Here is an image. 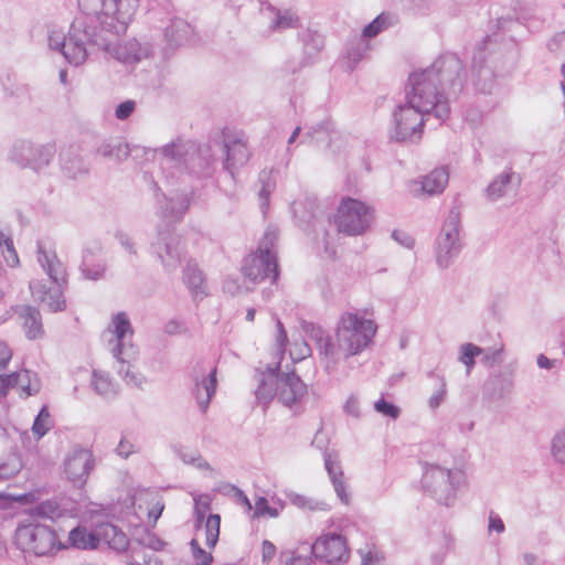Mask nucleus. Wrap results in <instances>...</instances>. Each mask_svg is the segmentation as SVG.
Returning a JSON list of instances; mask_svg holds the SVG:
<instances>
[{"instance_id":"obj_30","label":"nucleus","mask_w":565,"mask_h":565,"mask_svg":"<svg viewBox=\"0 0 565 565\" xmlns=\"http://www.w3.org/2000/svg\"><path fill=\"white\" fill-rule=\"evenodd\" d=\"M193 527L195 531L205 529V544L210 548H214L220 540L221 533V515L218 513H210L204 518L201 512L193 514Z\"/></svg>"},{"instance_id":"obj_15","label":"nucleus","mask_w":565,"mask_h":565,"mask_svg":"<svg viewBox=\"0 0 565 565\" xmlns=\"http://www.w3.org/2000/svg\"><path fill=\"white\" fill-rule=\"evenodd\" d=\"M242 273L245 278L257 284L269 279L273 285L278 282L280 269L277 256H263L252 253L243 260Z\"/></svg>"},{"instance_id":"obj_47","label":"nucleus","mask_w":565,"mask_h":565,"mask_svg":"<svg viewBox=\"0 0 565 565\" xmlns=\"http://www.w3.org/2000/svg\"><path fill=\"white\" fill-rule=\"evenodd\" d=\"M392 15L386 12H382L379 15H376L370 23H367L363 30H362V36H364L366 40H370L372 38H375L381 32L386 30L388 26H391Z\"/></svg>"},{"instance_id":"obj_27","label":"nucleus","mask_w":565,"mask_h":565,"mask_svg":"<svg viewBox=\"0 0 565 565\" xmlns=\"http://www.w3.org/2000/svg\"><path fill=\"white\" fill-rule=\"evenodd\" d=\"M100 542L103 541L109 548L122 553L129 546V539L126 533L111 522H102L98 524Z\"/></svg>"},{"instance_id":"obj_31","label":"nucleus","mask_w":565,"mask_h":565,"mask_svg":"<svg viewBox=\"0 0 565 565\" xmlns=\"http://www.w3.org/2000/svg\"><path fill=\"white\" fill-rule=\"evenodd\" d=\"M113 323H114V335L116 339V344L111 349V354L117 361L122 362V355H124V348H125V339L126 335L132 334V326L131 322L127 316L126 312L120 311L117 312L113 317Z\"/></svg>"},{"instance_id":"obj_25","label":"nucleus","mask_w":565,"mask_h":565,"mask_svg":"<svg viewBox=\"0 0 565 565\" xmlns=\"http://www.w3.org/2000/svg\"><path fill=\"white\" fill-rule=\"evenodd\" d=\"M64 544L67 548L96 550L100 544L98 524L94 531H88L86 526L77 524L70 531L67 542Z\"/></svg>"},{"instance_id":"obj_12","label":"nucleus","mask_w":565,"mask_h":565,"mask_svg":"<svg viewBox=\"0 0 565 565\" xmlns=\"http://www.w3.org/2000/svg\"><path fill=\"white\" fill-rule=\"evenodd\" d=\"M54 145H36L29 140H17L9 150L8 158L21 169L29 168L39 173L55 156Z\"/></svg>"},{"instance_id":"obj_35","label":"nucleus","mask_w":565,"mask_h":565,"mask_svg":"<svg viewBox=\"0 0 565 565\" xmlns=\"http://www.w3.org/2000/svg\"><path fill=\"white\" fill-rule=\"evenodd\" d=\"M26 513L31 520L45 519L55 522L63 515V509L55 499H46L29 508Z\"/></svg>"},{"instance_id":"obj_40","label":"nucleus","mask_w":565,"mask_h":565,"mask_svg":"<svg viewBox=\"0 0 565 565\" xmlns=\"http://www.w3.org/2000/svg\"><path fill=\"white\" fill-rule=\"evenodd\" d=\"M371 49L369 40L360 35L345 45V54L350 64V68L354 70L355 66L364 58L366 52Z\"/></svg>"},{"instance_id":"obj_33","label":"nucleus","mask_w":565,"mask_h":565,"mask_svg":"<svg viewBox=\"0 0 565 565\" xmlns=\"http://www.w3.org/2000/svg\"><path fill=\"white\" fill-rule=\"evenodd\" d=\"M162 201H159V209L163 217H171L175 221H180L186 213L190 206V199L188 195H178L175 198H168L162 193Z\"/></svg>"},{"instance_id":"obj_29","label":"nucleus","mask_w":565,"mask_h":565,"mask_svg":"<svg viewBox=\"0 0 565 565\" xmlns=\"http://www.w3.org/2000/svg\"><path fill=\"white\" fill-rule=\"evenodd\" d=\"M217 379L216 367H213L206 376L200 382L195 379L193 395L200 406L201 412L204 414L209 408L212 397L216 393Z\"/></svg>"},{"instance_id":"obj_61","label":"nucleus","mask_w":565,"mask_h":565,"mask_svg":"<svg viewBox=\"0 0 565 565\" xmlns=\"http://www.w3.org/2000/svg\"><path fill=\"white\" fill-rule=\"evenodd\" d=\"M29 288L32 297L41 302H45L51 290H53V287H49L44 280H32L29 284Z\"/></svg>"},{"instance_id":"obj_32","label":"nucleus","mask_w":565,"mask_h":565,"mask_svg":"<svg viewBox=\"0 0 565 565\" xmlns=\"http://www.w3.org/2000/svg\"><path fill=\"white\" fill-rule=\"evenodd\" d=\"M39 262L42 267L45 269L47 276L51 281L55 284V287H66L67 286V274L62 262L54 254L52 258L49 257L45 250L39 246Z\"/></svg>"},{"instance_id":"obj_17","label":"nucleus","mask_w":565,"mask_h":565,"mask_svg":"<svg viewBox=\"0 0 565 565\" xmlns=\"http://www.w3.org/2000/svg\"><path fill=\"white\" fill-rule=\"evenodd\" d=\"M472 83L477 92L489 95L497 87V79L503 78L487 62V52L483 46H476L471 61Z\"/></svg>"},{"instance_id":"obj_24","label":"nucleus","mask_w":565,"mask_h":565,"mask_svg":"<svg viewBox=\"0 0 565 565\" xmlns=\"http://www.w3.org/2000/svg\"><path fill=\"white\" fill-rule=\"evenodd\" d=\"M514 381L511 373L498 372L491 375L483 386V399L500 401L508 396L513 388Z\"/></svg>"},{"instance_id":"obj_26","label":"nucleus","mask_w":565,"mask_h":565,"mask_svg":"<svg viewBox=\"0 0 565 565\" xmlns=\"http://www.w3.org/2000/svg\"><path fill=\"white\" fill-rule=\"evenodd\" d=\"M15 312L24 319L23 329L29 340L41 339L44 334L40 310L30 305L19 306Z\"/></svg>"},{"instance_id":"obj_41","label":"nucleus","mask_w":565,"mask_h":565,"mask_svg":"<svg viewBox=\"0 0 565 565\" xmlns=\"http://www.w3.org/2000/svg\"><path fill=\"white\" fill-rule=\"evenodd\" d=\"M319 354L326 360V370L335 367V365L340 361V353L343 354V350L338 349V343L335 344L333 338L330 334H326L324 338L316 344Z\"/></svg>"},{"instance_id":"obj_37","label":"nucleus","mask_w":565,"mask_h":565,"mask_svg":"<svg viewBox=\"0 0 565 565\" xmlns=\"http://www.w3.org/2000/svg\"><path fill=\"white\" fill-rule=\"evenodd\" d=\"M448 180V170L445 167L436 168L423 178L422 190L429 195L439 194L445 190Z\"/></svg>"},{"instance_id":"obj_55","label":"nucleus","mask_w":565,"mask_h":565,"mask_svg":"<svg viewBox=\"0 0 565 565\" xmlns=\"http://www.w3.org/2000/svg\"><path fill=\"white\" fill-rule=\"evenodd\" d=\"M65 287H53L51 294L46 298V306L50 312H61L66 309V300L64 297Z\"/></svg>"},{"instance_id":"obj_28","label":"nucleus","mask_w":565,"mask_h":565,"mask_svg":"<svg viewBox=\"0 0 565 565\" xmlns=\"http://www.w3.org/2000/svg\"><path fill=\"white\" fill-rule=\"evenodd\" d=\"M520 185L522 182L521 175L512 170V168L505 169L503 172L498 174L486 188V196L489 201L495 202L503 198L507 193L509 184L514 183Z\"/></svg>"},{"instance_id":"obj_36","label":"nucleus","mask_w":565,"mask_h":565,"mask_svg":"<svg viewBox=\"0 0 565 565\" xmlns=\"http://www.w3.org/2000/svg\"><path fill=\"white\" fill-rule=\"evenodd\" d=\"M276 174H278V170L271 168L262 170L258 175V182L260 183L258 191L259 207L264 215L269 209L270 194L276 189Z\"/></svg>"},{"instance_id":"obj_39","label":"nucleus","mask_w":565,"mask_h":565,"mask_svg":"<svg viewBox=\"0 0 565 565\" xmlns=\"http://www.w3.org/2000/svg\"><path fill=\"white\" fill-rule=\"evenodd\" d=\"M183 282L192 296L206 295L203 287V273L192 260H189L183 269Z\"/></svg>"},{"instance_id":"obj_49","label":"nucleus","mask_w":565,"mask_h":565,"mask_svg":"<svg viewBox=\"0 0 565 565\" xmlns=\"http://www.w3.org/2000/svg\"><path fill=\"white\" fill-rule=\"evenodd\" d=\"M427 377L434 379L437 381L439 388L436 393H434L429 399L428 405L431 409H436L444 402L447 394V384L444 375L437 373L436 370H430L427 372Z\"/></svg>"},{"instance_id":"obj_9","label":"nucleus","mask_w":565,"mask_h":565,"mask_svg":"<svg viewBox=\"0 0 565 565\" xmlns=\"http://www.w3.org/2000/svg\"><path fill=\"white\" fill-rule=\"evenodd\" d=\"M434 114L414 103L398 105L393 111V132L390 139L396 142H403L412 139H420L425 121Z\"/></svg>"},{"instance_id":"obj_8","label":"nucleus","mask_w":565,"mask_h":565,"mask_svg":"<svg viewBox=\"0 0 565 565\" xmlns=\"http://www.w3.org/2000/svg\"><path fill=\"white\" fill-rule=\"evenodd\" d=\"M373 209L365 202L351 198H342L334 222L338 231L348 236L364 234L373 222Z\"/></svg>"},{"instance_id":"obj_21","label":"nucleus","mask_w":565,"mask_h":565,"mask_svg":"<svg viewBox=\"0 0 565 565\" xmlns=\"http://www.w3.org/2000/svg\"><path fill=\"white\" fill-rule=\"evenodd\" d=\"M100 252L102 244L99 242L83 249L79 269L85 279L98 280L104 277L106 265L99 257Z\"/></svg>"},{"instance_id":"obj_44","label":"nucleus","mask_w":565,"mask_h":565,"mask_svg":"<svg viewBox=\"0 0 565 565\" xmlns=\"http://www.w3.org/2000/svg\"><path fill=\"white\" fill-rule=\"evenodd\" d=\"M25 462L17 449H12L7 460L0 463V479L9 480L15 477L23 468Z\"/></svg>"},{"instance_id":"obj_7","label":"nucleus","mask_w":565,"mask_h":565,"mask_svg":"<svg viewBox=\"0 0 565 565\" xmlns=\"http://www.w3.org/2000/svg\"><path fill=\"white\" fill-rule=\"evenodd\" d=\"M441 89L444 96L457 98L467 83V70L465 63L456 53L439 55L429 66Z\"/></svg>"},{"instance_id":"obj_45","label":"nucleus","mask_w":565,"mask_h":565,"mask_svg":"<svg viewBox=\"0 0 565 565\" xmlns=\"http://www.w3.org/2000/svg\"><path fill=\"white\" fill-rule=\"evenodd\" d=\"M484 350L471 342L460 345L458 360L466 366V375L469 376L476 366V358L482 354Z\"/></svg>"},{"instance_id":"obj_46","label":"nucleus","mask_w":565,"mask_h":565,"mask_svg":"<svg viewBox=\"0 0 565 565\" xmlns=\"http://www.w3.org/2000/svg\"><path fill=\"white\" fill-rule=\"evenodd\" d=\"M286 495L290 503L299 509H308L310 511H329L331 509L330 505L323 501H317L292 491L288 492Z\"/></svg>"},{"instance_id":"obj_42","label":"nucleus","mask_w":565,"mask_h":565,"mask_svg":"<svg viewBox=\"0 0 565 565\" xmlns=\"http://www.w3.org/2000/svg\"><path fill=\"white\" fill-rule=\"evenodd\" d=\"M254 393L257 403L263 406L264 411H266L271 401L275 397L278 398V384L274 381H268L265 373H262V377Z\"/></svg>"},{"instance_id":"obj_10","label":"nucleus","mask_w":565,"mask_h":565,"mask_svg":"<svg viewBox=\"0 0 565 565\" xmlns=\"http://www.w3.org/2000/svg\"><path fill=\"white\" fill-rule=\"evenodd\" d=\"M460 211L454 206L450 209L436 239L435 255L439 268H448L461 253L463 243L460 239Z\"/></svg>"},{"instance_id":"obj_22","label":"nucleus","mask_w":565,"mask_h":565,"mask_svg":"<svg viewBox=\"0 0 565 565\" xmlns=\"http://www.w3.org/2000/svg\"><path fill=\"white\" fill-rule=\"evenodd\" d=\"M193 34V28L181 18H172L164 28L163 35L167 42V49L172 51L186 44Z\"/></svg>"},{"instance_id":"obj_20","label":"nucleus","mask_w":565,"mask_h":565,"mask_svg":"<svg viewBox=\"0 0 565 565\" xmlns=\"http://www.w3.org/2000/svg\"><path fill=\"white\" fill-rule=\"evenodd\" d=\"M297 39L302 45V57L299 66L290 70L292 74L302 67L317 63L324 47V36L319 31L311 28L300 30L297 34Z\"/></svg>"},{"instance_id":"obj_23","label":"nucleus","mask_w":565,"mask_h":565,"mask_svg":"<svg viewBox=\"0 0 565 565\" xmlns=\"http://www.w3.org/2000/svg\"><path fill=\"white\" fill-rule=\"evenodd\" d=\"M223 148L225 153L223 169L234 179L238 168L248 161L247 147L239 139H234L230 142L225 141Z\"/></svg>"},{"instance_id":"obj_16","label":"nucleus","mask_w":565,"mask_h":565,"mask_svg":"<svg viewBox=\"0 0 565 565\" xmlns=\"http://www.w3.org/2000/svg\"><path fill=\"white\" fill-rule=\"evenodd\" d=\"M94 467L93 452L82 446H75L64 460V473L67 480L77 488L84 487Z\"/></svg>"},{"instance_id":"obj_43","label":"nucleus","mask_w":565,"mask_h":565,"mask_svg":"<svg viewBox=\"0 0 565 565\" xmlns=\"http://www.w3.org/2000/svg\"><path fill=\"white\" fill-rule=\"evenodd\" d=\"M334 131V122L331 120H322L308 128L305 138L301 142L306 141V138H310L316 143H326L328 147L331 142V132Z\"/></svg>"},{"instance_id":"obj_64","label":"nucleus","mask_w":565,"mask_h":565,"mask_svg":"<svg viewBox=\"0 0 565 565\" xmlns=\"http://www.w3.org/2000/svg\"><path fill=\"white\" fill-rule=\"evenodd\" d=\"M406 9L416 15H427L433 7V0H405Z\"/></svg>"},{"instance_id":"obj_51","label":"nucleus","mask_w":565,"mask_h":565,"mask_svg":"<svg viewBox=\"0 0 565 565\" xmlns=\"http://www.w3.org/2000/svg\"><path fill=\"white\" fill-rule=\"evenodd\" d=\"M0 247L2 249L3 257L9 267L14 268L20 264L18 253L13 245L11 236H7L0 231Z\"/></svg>"},{"instance_id":"obj_56","label":"nucleus","mask_w":565,"mask_h":565,"mask_svg":"<svg viewBox=\"0 0 565 565\" xmlns=\"http://www.w3.org/2000/svg\"><path fill=\"white\" fill-rule=\"evenodd\" d=\"M551 451L555 461L565 465V428L553 437Z\"/></svg>"},{"instance_id":"obj_59","label":"nucleus","mask_w":565,"mask_h":565,"mask_svg":"<svg viewBox=\"0 0 565 565\" xmlns=\"http://www.w3.org/2000/svg\"><path fill=\"white\" fill-rule=\"evenodd\" d=\"M374 409L392 419H396L401 415V408L393 402L386 401L383 397L374 403Z\"/></svg>"},{"instance_id":"obj_50","label":"nucleus","mask_w":565,"mask_h":565,"mask_svg":"<svg viewBox=\"0 0 565 565\" xmlns=\"http://www.w3.org/2000/svg\"><path fill=\"white\" fill-rule=\"evenodd\" d=\"M268 8L275 13V18L270 23V29L273 30H285L289 28L298 26L299 18L297 15H292L289 12H281L276 10L271 4Z\"/></svg>"},{"instance_id":"obj_52","label":"nucleus","mask_w":565,"mask_h":565,"mask_svg":"<svg viewBox=\"0 0 565 565\" xmlns=\"http://www.w3.org/2000/svg\"><path fill=\"white\" fill-rule=\"evenodd\" d=\"M278 239V234L276 230L267 228L259 241L258 248L255 253H258L263 256H277L275 252V246Z\"/></svg>"},{"instance_id":"obj_60","label":"nucleus","mask_w":565,"mask_h":565,"mask_svg":"<svg viewBox=\"0 0 565 565\" xmlns=\"http://www.w3.org/2000/svg\"><path fill=\"white\" fill-rule=\"evenodd\" d=\"M145 535L138 540V543L156 552L162 551L167 542L159 537L156 533L149 531L148 529L143 530Z\"/></svg>"},{"instance_id":"obj_19","label":"nucleus","mask_w":565,"mask_h":565,"mask_svg":"<svg viewBox=\"0 0 565 565\" xmlns=\"http://www.w3.org/2000/svg\"><path fill=\"white\" fill-rule=\"evenodd\" d=\"M183 164L186 172L193 178H211L215 171V158L212 154L211 147L192 143Z\"/></svg>"},{"instance_id":"obj_14","label":"nucleus","mask_w":565,"mask_h":565,"mask_svg":"<svg viewBox=\"0 0 565 565\" xmlns=\"http://www.w3.org/2000/svg\"><path fill=\"white\" fill-rule=\"evenodd\" d=\"M310 554L318 561L334 565L348 562L350 550L345 536L330 532L312 543Z\"/></svg>"},{"instance_id":"obj_53","label":"nucleus","mask_w":565,"mask_h":565,"mask_svg":"<svg viewBox=\"0 0 565 565\" xmlns=\"http://www.w3.org/2000/svg\"><path fill=\"white\" fill-rule=\"evenodd\" d=\"M21 390L25 393V396H32L39 393L40 391V381L38 374L30 370H23L20 373V382Z\"/></svg>"},{"instance_id":"obj_58","label":"nucleus","mask_w":565,"mask_h":565,"mask_svg":"<svg viewBox=\"0 0 565 565\" xmlns=\"http://www.w3.org/2000/svg\"><path fill=\"white\" fill-rule=\"evenodd\" d=\"M189 546L193 558L198 561L195 565H211L213 563L214 557L212 553H209L202 548L196 539H192L189 542Z\"/></svg>"},{"instance_id":"obj_57","label":"nucleus","mask_w":565,"mask_h":565,"mask_svg":"<svg viewBox=\"0 0 565 565\" xmlns=\"http://www.w3.org/2000/svg\"><path fill=\"white\" fill-rule=\"evenodd\" d=\"M323 461L330 480H333L338 477H343V470L338 462V452L335 450H332V452H326Z\"/></svg>"},{"instance_id":"obj_54","label":"nucleus","mask_w":565,"mask_h":565,"mask_svg":"<svg viewBox=\"0 0 565 565\" xmlns=\"http://www.w3.org/2000/svg\"><path fill=\"white\" fill-rule=\"evenodd\" d=\"M90 386L102 396H106L111 391V382L106 373L94 370L92 373Z\"/></svg>"},{"instance_id":"obj_48","label":"nucleus","mask_w":565,"mask_h":565,"mask_svg":"<svg viewBox=\"0 0 565 565\" xmlns=\"http://www.w3.org/2000/svg\"><path fill=\"white\" fill-rule=\"evenodd\" d=\"M15 76L13 73H7L3 78H1V84L3 87L4 95L7 97H24L29 95V87L25 84H15Z\"/></svg>"},{"instance_id":"obj_5","label":"nucleus","mask_w":565,"mask_h":565,"mask_svg":"<svg viewBox=\"0 0 565 565\" xmlns=\"http://www.w3.org/2000/svg\"><path fill=\"white\" fill-rule=\"evenodd\" d=\"M465 479L461 470H450L439 465L424 463L422 486L439 504L451 507L456 500L457 490Z\"/></svg>"},{"instance_id":"obj_38","label":"nucleus","mask_w":565,"mask_h":565,"mask_svg":"<svg viewBox=\"0 0 565 565\" xmlns=\"http://www.w3.org/2000/svg\"><path fill=\"white\" fill-rule=\"evenodd\" d=\"M191 145L192 142L184 141L182 138L178 137L159 148V151L168 160L183 164L191 150Z\"/></svg>"},{"instance_id":"obj_3","label":"nucleus","mask_w":565,"mask_h":565,"mask_svg":"<svg viewBox=\"0 0 565 565\" xmlns=\"http://www.w3.org/2000/svg\"><path fill=\"white\" fill-rule=\"evenodd\" d=\"M14 544L23 553L34 556H49L67 546L60 540L57 531L38 520L24 519L18 523L14 531Z\"/></svg>"},{"instance_id":"obj_2","label":"nucleus","mask_w":565,"mask_h":565,"mask_svg":"<svg viewBox=\"0 0 565 565\" xmlns=\"http://www.w3.org/2000/svg\"><path fill=\"white\" fill-rule=\"evenodd\" d=\"M405 99L407 103L422 105L424 109L434 114L438 126L449 118L448 97L444 96L429 67L409 74L405 85Z\"/></svg>"},{"instance_id":"obj_6","label":"nucleus","mask_w":565,"mask_h":565,"mask_svg":"<svg viewBox=\"0 0 565 565\" xmlns=\"http://www.w3.org/2000/svg\"><path fill=\"white\" fill-rule=\"evenodd\" d=\"M487 62L500 76L508 77L516 70L521 47L513 38H499L498 34H487L477 46H483Z\"/></svg>"},{"instance_id":"obj_4","label":"nucleus","mask_w":565,"mask_h":565,"mask_svg":"<svg viewBox=\"0 0 565 565\" xmlns=\"http://www.w3.org/2000/svg\"><path fill=\"white\" fill-rule=\"evenodd\" d=\"M377 326L356 312L341 315L335 328L338 349L343 350V359L359 355L373 343Z\"/></svg>"},{"instance_id":"obj_11","label":"nucleus","mask_w":565,"mask_h":565,"mask_svg":"<svg viewBox=\"0 0 565 565\" xmlns=\"http://www.w3.org/2000/svg\"><path fill=\"white\" fill-rule=\"evenodd\" d=\"M150 250L167 273H173L185 258V252L180 246L179 237L170 223L158 226L157 237L151 242Z\"/></svg>"},{"instance_id":"obj_1","label":"nucleus","mask_w":565,"mask_h":565,"mask_svg":"<svg viewBox=\"0 0 565 565\" xmlns=\"http://www.w3.org/2000/svg\"><path fill=\"white\" fill-rule=\"evenodd\" d=\"M100 11L85 13L75 18L73 36L78 35L90 40L96 45V51L109 52L119 35L127 28L136 13L137 0H99Z\"/></svg>"},{"instance_id":"obj_62","label":"nucleus","mask_w":565,"mask_h":565,"mask_svg":"<svg viewBox=\"0 0 565 565\" xmlns=\"http://www.w3.org/2000/svg\"><path fill=\"white\" fill-rule=\"evenodd\" d=\"M300 326L306 337L312 340L316 344H318L326 335L323 329L313 322L302 320Z\"/></svg>"},{"instance_id":"obj_34","label":"nucleus","mask_w":565,"mask_h":565,"mask_svg":"<svg viewBox=\"0 0 565 565\" xmlns=\"http://www.w3.org/2000/svg\"><path fill=\"white\" fill-rule=\"evenodd\" d=\"M63 174L68 179H76L81 174L88 173V166L83 158L72 149L62 151L60 154Z\"/></svg>"},{"instance_id":"obj_18","label":"nucleus","mask_w":565,"mask_h":565,"mask_svg":"<svg viewBox=\"0 0 565 565\" xmlns=\"http://www.w3.org/2000/svg\"><path fill=\"white\" fill-rule=\"evenodd\" d=\"M306 393V383L295 370L281 374L278 383V401L286 407L292 409L295 416L305 413V407L299 405Z\"/></svg>"},{"instance_id":"obj_63","label":"nucleus","mask_w":565,"mask_h":565,"mask_svg":"<svg viewBox=\"0 0 565 565\" xmlns=\"http://www.w3.org/2000/svg\"><path fill=\"white\" fill-rule=\"evenodd\" d=\"M20 382V373L11 372L9 374H0V397L8 395L9 391Z\"/></svg>"},{"instance_id":"obj_13","label":"nucleus","mask_w":565,"mask_h":565,"mask_svg":"<svg viewBox=\"0 0 565 565\" xmlns=\"http://www.w3.org/2000/svg\"><path fill=\"white\" fill-rule=\"evenodd\" d=\"M74 26L75 20L71 23L67 35L51 34L49 45L52 50L61 52L68 64L79 66L87 60L90 50H96V45L81 35L77 36L79 40L75 39Z\"/></svg>"}]
</instances>
